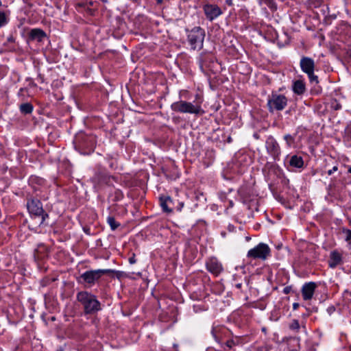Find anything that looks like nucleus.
<instances>
[{
    "label": "nucleus",
    "instance_id": "f257e3e1",
    "mask_svg": "<svg viewBox=\"0 0 351 351\" xmlns=\"http://www.w3.org/2000/svg\"><path fill=\"white\" fill-rule=\"evenodd\" d=\"M76 299L83 306L85 314H94L101 309L96 296L86 291L78 292Z\"/></svg>",
    "mask_w": 351,
    "mask_h": 351
},
{
    "label": "nucleus",
    "instance_id": "f03ea898",
    "mask_svg": "<svg viewBox=\"0 0 351 351\" xmlns=\"http://www.w3.org/2000/svg\"><path fill=\"white\" fill-rule=\"evenodd\" d=\"M206 33L200 27H195L187 32V42L193 50H201L203 48Z\"/></svg>",
    "mask_w": 351,
    "mask_h": 351
},
{
    "label": "nucleus",
    "instance_id": "7ed1b4c3",
    "mask_svg": "<svg viewBox=\"0 0 351 351\" xmlns=\"http://www.w3.org/2000/svg\"><path fill=\"white\" fill-rule=\"evenodd\" d=\"M171 108L173 111L180 113L199 114L204 112L200 104H194L182 100L173 103Z\"/></svg>",
    "mask_w": 351,
    "mask_h": 351
},
{
    "label": "nucleus",
    "instance_id": "20e7f679",
    "mask_svg": "<svg viewBox=\"0 0 351 351\" xmlns=\"http://www.w3.org/2000/svg\"><path fill=\"white\" fill-rule=\"evenodd\" d=\"M300 66L301 70L307 75L310 82L318 84V77L315 75V64L314 60L309 57L302 56L300 59Z\"/></svg>",
    "mask_w": 351,
    "mask_h": 351
},
{
    "label": "nucleus",
    "instance_id": "39448f33",
    "mask_svg": "<svg viewBox=\"0 0 351 351\" xmlns=\"http://www.w3.org/2000/svg\"><path fill=\"white\" fill-rule=\"evenodd\" d=\"M27 210L31 215L35 217H40V225L43 224L49 215L46 213L43 208L42 203L37 199H31L27 203Z\"/></svg>",
    "mask_w": 351,
    "mask_h": 351
},
{
    "label": "nucleus",
    "instance_id": "423d86ee",
    "mask_svg": "<svg viewBox=\"0 0 351 351\" xmlns=\"http://www.w3.org/2000/svg\"><path fill=\"white\" fill-rule=\"evenodd\" d=\"M270 248L263 243H261L254 248L250 250L247 256L254 259L266 260L270 256Z\"/></svg>",
    "mask_w": 351,
    "mask_h": 351
},
{
    "label": "nucleus",
    "instance_id": "0eeeda50",
    "mask_svg": "<svg viewBox=\"0 0 351 351\" xmlns=\"http://www.w3.org/2000/svg\"><path fill=\"white\" fill-rule=\"evenodd\" d=\"M287 99L283 95L272 94L268 99L267 106L270 112L274 110L281 111L287 105Z\"/></svg>",
    "mask_w": 351,
    "mask_h": 351
},
{
    "label": "nucleus",
    "instance_id": "6e6552de",
    "mask_svg": "<svg viewBox=\"0 0 351 351\" xmlns=\"http://www.w3.org/2000/svg\"><path fill=\"white\" fill-rule=\"evenodd\" d=\"M114 271L112 269H97L87 271L81 275V278L83 280L89 284L93 285L97 281L102 275L114 273Z\"/></svg>",
    "mask_w": 351,
    "mask_h": 351
},
{
    "label": "nucleus",
    "instance_id": "1a4fd4ad",
    "mask_svg": "<svg viewBox=\"0 0 351 351\" xmlns=\"http://www.w3.org/2000/svg\"><path fill=\"white\" fill-rule=\"evenodd\" d=\"M265 147L267 152L270 154L274 159L278 158L280 154V148L273 136H269L265 142Z\"/></svg>",
    "mask_w": 351,
    "mask_h": 351
},
{
    "label": "nucleus",
    "instance_id": "9d476101",
    "mask_svg": "<svg viewBox=\"0 0 351 351\" xmlns=\"http://www.w3.org/2000/svg\"><path fill=\"white\" fill-rule=\"evenodd\" d=\"M204 12L206 18L211 21L222 14L221 8L217 5L213 4L205 5Z\"/></svg>",
    "mask_w": 351,
    "mask_h": 351
},
{
    "label": "nucleus",
    "instance_id": "9b49d317",
    "mask_svg": "<svg viewBox=\"0 0 351 351\" xmlns=\"http://www.w3.org/2000/svg\"><path fill=\"white\" fill-rule=\"evenodd\" d=\"M317 285L314 282L305 283L302 287V295L304 300H311L314 294Z\"/></svg>",
    "mask_w": 351,
    "mask_h": 351
},
{
    "label": "nucleus",
    "instance_id": "f8f14e48",
    "mask_svg": "<svg viewBox=\"0 0 351 351\" xmlns=\"http://www.w3.org/2000/svg\"><path fill=\"white\" fill-rule=\"evenodd\" d=\"M206 265L207 269L215 276H218L223 270L222 265L215 258H210Z\"/></svg>",
    "mask_w": 351,
    "mask_h": 351
},
{
    "label": "nucleus",
    "instance_id": "ddd939ff",
    "mask_svg": "<svg viewBox=\"0 0 351 351\" xmlns=\"http://www.w3.org/2000/svg\"><path fill=\"white\" fill-rule=\"evenodd\" d=\"M342 261L341 254L336 250H334L330 254V259L328 265L330 268H335Z\"/></svg>",
    "mask_w": 351,
    "mask_h": 351
},
{
    "label": "nucleus",
    "instance_id": "4468645a",
    "mask_svg": "<svg viewBox=\"0 0 351 351\" xmlns=\"http://www.w3.org/2000/svg\"><path fill=\"white\" fill-rule=\"evenodd\" d=\"M293 91L294 93L301 95L306 91L305 84L302 80H296L293 84Z\"/></svg>",
    "mask_w": 351,
    "mask_h": 351
},
{
    "label": "nucleus",
    "instance_id": "2eb2a0df",
    "mask_svg": "<svg viewBox=\"0 0 351 351\" xmlns=\"http://www.w3.org/2000/svg\"><path fill=\"white\" fill-rule=\"evenodd\" d=\"M45 36L46 34L40 29H32L29 33L30 38L38 41H41Z\"/></svg>",
    "mask_w": 351,
    "mask_h": 351
},
{
    "label": "nucleus",
    "instance_id": "dca6fc26",
    "mask_svg": "<svg viewBox=\"0 0 351 351\" xmlns=\"http://www.w3.org/2000/svg\"><path fill=\"white\" fill-rule=\"evenodd\" d=\"M289 164L291 167L296 168H301L303 167L304 161L301 156H298L297 155H294L291 156Z\"/></svg>",
    "mask_w": 351,
    "mask_h": 351
},
{
    "label": "nucleus",
    "instance_id": "f3484780",
    "mask_svg": "<svg viewBox=\"0 0 351 351\" xmlns=\"http://www.w3.org/2000/svg\"><path fill=\"white\" fill-rule=\"evenodd\" d=\"M160 206L164 212L170 213L172 209L169 207V204L172 202L170 197H160Z\"/></svg>",
    "mask_w": 351,
    "mask_h": 351
},
{
    "label": "nucleus",
    "instance_id": "a211bd4d",
    "mask_svg": "<svg viewBox=\"0 0 351 351\" xmlns=\"http://www.w3.org/2000/svg\"><path fill=\"white\" fill-rule=\"evenodd\" d=\"M20 110L23 114H30L33 110V106L29 103H24L20 106Z\"/></svg>",
    "mask_w": 351,
    "mask_h": 351
},
{
    "label": "nucleus",
    "instance_id": "6ab92c4d",
    "mask_svg": "<svg viewBox=\"0 0 351 351\" xmlns=\"http://www.w3.org/2000/svg\"><path fill=\"white\" fill-rule=\"evenodd\" d=\"M107 222L112 230H116L120 225L115 221V219L112 216H108L107 217Z\"/></svg>",
    "mask_w": 351,
    "mask_h": 351
},
{
    "label": "nucleus",
    "instance_id": "aec40b11",
    "mask_svg": "<svg viewBox=\"0 0 351 351\" xmlns=\"http://www.w3.org/2000/svg\"><path fill=\"white\" fill-rule=\"evenodd\" d=\"M300 328L299 322L297 319H293L289 325V328L292 330L298 331Z\"/></svg>",
    "mask_w": 351,
    "mask_h": 351
},
{
    "label": "nucleus",
    "instance_id": "412c9836",
    "mask_svg": "<svg viewBox=\"0 0 351 351\" xmlns=\"http://www.w3.org/2000/svg\"><path fill=\"white\" fill-rule=\"evenodd\" d=\"M343 233L345 236L346 241L348 242V243L351 244V230L348 229H343Z\"/></svg>",
    "mask_w": 351,
    "mask_h": 351
},
{
    "label": "nucleus",
    "instance_id": "4be33fe9",
    "mask_svg": "<svg viewBox=\"0 0 351 351\" xmlns=\"http://www.w3.org/2000/svg\"><path fill=\"white\" fill-rule=\"evenodd\" d=\"M344 138L351 143V125L346 128Z\"/></svg>",
    "mask_w": 351,
    "mask_h": 351
},
{
    "label": "nucleus",
    "instance_id": "5701e85b",
    "mask_svg": "<svg viewBox=\"0 0 351 351\" xmlns=\"http://www.w3.org/2000/svg\"><path fill=\"white\" fill-rule=\"evenodd\" d=\"M7 23L8 20L5 13L0 12V27L4 26Z\"/></svg>",
    "mask_w": 351,
    "mask_h": 351
},
{
    "label": "nucleus",
    "instance_id": "b1692460",
    "mask_svg": "<svg viewBox=\"0 0 351 351\" xmlns=\"http://www.w3.org/2000/svg\"><path fill=\"white\" fill-rule=\"evenodd\" d=\"M330 106L335 110H339L341 108V105L336 99L331 101Z\"/></svg>",
    "mask_w": 351,
    "mask_h": 351
},
{
    "label": "nucleus",
    "instance_id": "393cba45",
    "mask_svg": "<svg viewBox=\"0 0 351 351\" xmlns=\"http://www.w3.org/2000/svg\"><path fill=\"white\" fill-rule=\"evenodd\" d=\"M264 1L270 8H275L274 0H259V3L261 5Z\"/></svg>",
    "mask_w": 351,
    "mask_h": 351
},
{
    "label": "nucleus",
    "instance_id": "a878e982",
    "mask_svg": "<svg viewBox=\"0 0 351 351\" xmlns=\"http://www.w3.org/2000/svg\"><path fill=\"white\" fill-rule=\"evenodd\" d=\"M284 139L286 141L287 144L289 147H290L294 141L293 138L290 134H286L284 136Z\"/></svg>",
    "mask_w": 351,
    "mask_h": 351
},
{
    "label": "nucleus",
    "instance_id": "bb28decb",
    "mask_svg": "<svg viewBox=\"0 0 351 351\" xmlns=\"http://www.w3.org/2000/svg\"><path fill=\"white\" fill-rule=\"evenodd\" d=\"M237 275L234 276V281H235L234 286L237 289H240L241 288V287H242L243 282H237Z\"/></svg>",
    "mask_w": 351,
    "mask_h": 351
},
{
    "label": "nucleus",
    "instance_id": "cd10ccee",
    "mask_svg": "<svg viewBox=\"0 0 351 351\" xmlns=\"http://www.w3.org/2000/svg\"><path fill=\"white\" fill-rule=\"evenodd\" d=\"M129 262L130 264H134L136 262L134 254H133L132 256L129 258Z\"/></svg>",
    "mask_w": 351,
    "mask_h": 351
},
{
    "label": "nucleus",
    "instance_id": "c85d7f7f",
    "mask_svg": "<svg viewBox=\"0 0 351 351\" xmlns=\"http://www.w3.org/2000/svg\"><path fill=\"white\" fill-rule=\"evenodd\" d=\"M291 287H285L283 289V293L285 294H288L291 292Z\"/></svg>",
    "mask_w": 351,
    "mask_h": 351
},
{
    "label": "nucleus",
    "instance_id": "c756f323",
    "mask_svg": "<svg viewBox=\"0 0 351 351\" xmlns=\"http://www.w3.org/2000/svg\"><path fill=\"white\" fill-rule=\"evenodd\" d=\"M337 170V167L335 166L332 169L328 171V174L329 176L332 175V173Z\"/></svg>",
    "mask_w": 351,
    "mask_h": 351
},
{
    "label": "nucleus",
    "instance_id": "7c9ffc66",
    "mask_svg": "<svg viewBox=\"0 0 351 351\" xmlns=\"http://www.w3.org/2000/svg\"><path fill=\"white\" fill-rule=\"evenodd\" d=\"M8 42L9 43H14V38L12 36H10L8 38Z\"/></svg>",
    "mask_w": 351,
    "mask_h": 351
},
{
    "label": "nucleus",
    "instance_id": "2f4dec72",
    "mask_svg": "<svg viewBox=\"0 0 351 351\" xmlns=\"http://www.w3.org/2000/svg\"><path fill=\"white\" fill-rule=\"evenodd\" d=\"M45 250V246L39 247V248L36 250V253L38 254L41 250Z\"/></svg>",
    "mask_w": 351,
    "mask_h": 351
},
{
    "label": "nucleus",
    "instance_id": "473e14b6",
    "mask_svg": "<svg viewBox=\"0 0 351 351\" xmlns=\"http://www.w3.org/2000/svg\"><path fill=\"white\" fill-rule=\"evenodd\" d=\"M298 307H299V304L298 303H294L293 304V308L294 310H296Z\"/></svg>",
    "mask_w": 351,
    "mask_h": 351
},
{
    "label": "nucleus",
    "instance_id": "72a5a7b5",
    "mask_svg": "<svg viewBox=\"0 0 351 351\" xmlns=\"http://www.w3.org/2000/svg\"><path fill=\"white\" fill-rule=\"evenodd\" d=\"M226 3L228 5H232V0H226Z\"/></svg>",
    "mask_w": 351,
    "mask_h": 351
},
{
    "label": "nucleus",
    "instance_id": "f704fd0d",
    "mask_svg": "<svg viewBox=\"0 0 351 351\" xmlns=\"http://www.w3.org/2000/svg\"><path fill=\"white\" fill-rule=\"evenodd\" d=\"M244 282H245L246 285H248L249 283V279L247 278V276H245L244 277Z\"/></svg>",
    "mask_w": 351,
    "mask_h": 351
},
{
    "label": "nucleus",
    "instance_id": "c9c22d12",
    "mask_svg": "<svg viewBox=\"0 0 351 351\" xmlns=\"http://www.w3.org/2000/svg\"><path fill=\"white\" fill-rule=\"evenodd\" d=\"M212 334H213V337H215V339H217V337H216L215 333V330H212Z\"/></svg>",
    "mask_w": 351,
    "mask_h": 351
},
{
    "label": "nucleus",
    "instance_id": "e433bc0d",
    "mask_svg": "<svg viewBox=\"0 0 351 351\" xmlns=\"http://www.w3.org/2000/svg\"><path fill=\"white\" fill-rule=\"evenodd\" d=\"M163 2V0H157L158 3H162Z\"/></svg>",
    "mask_w": 351,
    "mask_h": 351
},
{
    "label": "nucleus",
    "instance_id": "4c0bfd02",
    "mask_svg": "<svg viewBox=\"0 0 351 351\" xmlns=\"http://www.w3.org/2000/svg\"><path fill=\"white\" fill-rule=\"evenodd\" d=\"M348 172H349L350 173H351V167H349V169H348Z\"/></svg>",
    "mask_w": 351,
    "mask_h": 351
},
{
    "label": "nucleus",
    "instance_id": "58836bf2",
    "mask_svg": "<svg viewBox=\"0 0 351 351\" xmlns=\"http://www.w3.org/2000/svg\"><path fill=\"white\" fill-rule=\"evenodd\" d=\"M39 258H43V256H40L38 254L37 255Z\"/></svg>",
    "mask_w": 351,
    "mask_h": 351
},
{
    "label": "nucleus",
    "instance_id": "ea45409f",
    "mask_svg": "<svg viewBox=\"0 0 351 351\" xmlns=\"http://www.w3.org/2000/svg\"><path fill=\"white\" fill-rule=\"evenodd\" d=\"M103 2L106 3L107 0H101Z\"/></svg>",
    "mask_w": 351,
    "mask_h": 351
}]
</instances>
